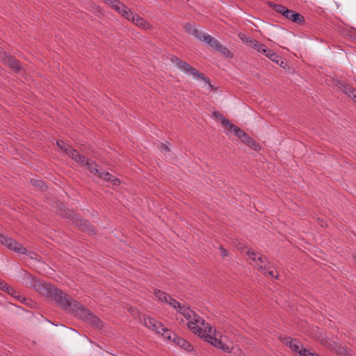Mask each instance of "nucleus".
<instances>
[{
    "mask_svg": "<svg viewBox=\"0 0 356 356\" xmlns=\"http://www.w3.org/2000/svg\"><path fill=\"white\" fill-rule=\"evenodd\" d=\"M227 129L230 131H232L238 139H241L242 136L246 134L243 130L232 123H231V126H229Z\"/></svg>",
    "mask_w": 356,
    "mask_h": 356,
    "instance_id": "nucleus-23",
    "label": "nucleus"
},
{
    "mask_svg": "<svg viewBox=\"0 0 356 356\" xmlns=\"http://www.w3.org/2000/svg\"><path fill=\"white\" fill-rule=\"evenodd\" d=\"M216 50L220 52L226 58H232L233 57V54L226 47L221 45V44L218 45Z\"/></svg>",
    "mask_w": 356,
    "mask_h": 356,
    "instance_id": "nucleus-30",
    "label": "nucleus"
},
{
    "mask_svg": "<svg viewBox=\"0 0 356 356\" xmlns=\"http://www.w3.org/2000/svg\"><path fill=\"white\" fill-rule=\"evenodd\" d=\"M160 147H161V149H163V150L167 149V150H169V149H168V146H167L165 144H164V143H161V145H160Z\"/></svg>",
    "mask_w": 356,
    "mask_h": 356,
    "instance_id": "nucleus-48",
    "label": "nucleus"
},
{
    "mask_svg": "<svg viewBox=\"0 0 356 356\" xmlns=\"http://www.w3.org/2000/svg\"><path fill=\"white\" fill-rule=\"evenodd\" d=\"M99 178L112 183L114 186L119 185L120 183V181L118 178L108 172H102L101 175H99Z\"/></svg>",
    "mask_w": 356,
    "mask_h": 356,
    "instance_id": "nucleus-16",
    "label": "nucleus"
},
{
    "mask_svg": "<svg viewBox=\"0 0 356 356\" xmlns=\"http://www.w3.org/2000/svg\"><path fill=\"white\" fill-rule=\"evenodd\" d=\"M61 216L72 220L73 222L76 223L80 230L88 232L89 234H95L93 226L90 225L89 221L79 218V216L73 211L69 209L63 210V213H61Z\"/></svg>",
    "mask_w": 356,
    "mask_h": 356,
    "instance_id": "nucleus-5",
    "label": "nucleus"
},
{
    "mask_svg": "<svg viewBox=\"0 0 356 356\" xmlns=\"http://www.w3.org/2000/svg\"><path fill=\"white\" fill-rule=\"evenodd\" d=\"M318 220L320 221V225L321 227H326L327 226V224L325 222H323V220H321L318 218Z\"/></svg>",
    "mask_w": 356,
    "mask_h": 356,
    "instance_id": "nucleus-49",
    "label": "nucleus"
},
{
    "mask_svg": "<svg viewBox=\"0 0 356 356\" xmlns=\"http://www.w3.org/2000/svg\"><path fill=\"white\" fill-rule=\"evenodd\" d=\"M30 182L40 191H44L47 189V186L42 180L31 179Z\"/></svg>",
    "mask_w": 356,
    "mask_h": 356,
    "instance_id": "nucleus-28",
    "label": "nucleus"
},
{
    "mask_svg": "<svg viewBox=\"0 0 356 356\" xmlns=\"http://www.w3.org/2000/svg\"><path fill=\"white\" fill-rule=\"evenodd\" d=\"M268 5L277 13L281 14L286 19L298 24L302 25L305 23V17L301 14L288 9L286 7L277 4L273 2H268Z\"/></svg>",
    "mask_w": 356,
    "mask_h": 356,
    "instance_id": "nucleus-4",
    "label": "nucleus"
},
{
    "mask_svg": "<svg viewBox=\"0 0 356 356\" xmlns=\"http://www.w3.org/2000/svg\"><path fill=\"white\" fill-rule=\"evenodd\" d=\"M184 28L187 33L194 35L197 39H200L203 33L189 23L185 24Z\"/></svg>",
    "mask_w": 356,
    "mask_h": 356,
    "instance_id": "nucleus-17",
    "label": "nucleus"
},
{
    "mask_svg": "<svg viewBox=\"0 0 356 356\" xmlns=\"http://www.w3.org/2000/svg\"><path fill=\"white\" fill-rule=\"evenodd\" d=\"M170 60L174 65H175L176 67H177L179 70H182L186 74H191L194 77H197L198 79L203 80L206 83L209 85L211 89L216 90V88L214 89L213 85L211 83V81L207 76H206L203 73L198 72L197 69L191 66L185 60H181V58L175 56H172L170 58Z\"/></svg>",
    "mask_w": 356,
    "mask_h": 356,
    "instance_id": "nucleus-2",
    "label": "nucleus"
},
{
    "mask_svg": "<svg viewBox=\"0 0 356 356\" xmlns=\"http://www.w3.org/2000/svg\"><path fill=\"white\" fill-rule=\"evenodd\" d=\"M46 293L42 296L51 298L56 303L64 309H71L75 313V310L81 305L70 296L65 293L61 289L48 284L45 288Z\"/></svg>",
    "mask_w": 356,
    "mask_h": 356,
    "instance_id": "nucleus-1",
    "label": "nucleus"
},
{
    "mask_svg": "<svg viewBox=\"0 0 356 356\" xmlns=\"http://www.w3.org/2000/svg\"><path fill=\"white\" fill-rule=\"evenodd\" d=\"M247 145L249 146L253 150L257 151V152L259 151L261 149V147L259 145V143H258L256 140H254L252 138H251L249 140V142L247 144Z\"/></svg>",
    "mask_w": 356,
    "mask_h": 356,
    "instance_id": "nucleus-35",
    "label": "nucleus"
},
{
    "mask_svg": "<svg viewBox=\"0 0 356 356\" xmlns=\"http://www.w3.org/2000/svg\"><path fill=\"white\" fill-rule=\"evenodd\" d=\"M307 355H309V356H320V355H318V354H316V353H307Z\"/></svg>",
    "mask_w": 356,
    "mask_h": 356,
    "instance_id": "nucleus-50",
    "label": "nucleus"
},
{
    "mask_svg": "<svg viewBox=\"0 0 356 356\" xmlns=\"http://www.w3.org/2000/svg\"><path fill=\"white\" fill-rule=\"evenodd\" d=\"M8 285L4 281L0 280V289L3 290V291H6V289H8Z\"/></svg>",
    "mask_w": 356,
    "mask_h": 356,
    "instance_id": "nucleus-46",
    "label": "nucleus"
},
{
    "mask_svg": "<svg viewBox=\"0 0 356 356\" xmlns=\"http://www.w3.org/2000/svg\"><path fill=\"white\" fill-rule=\"evenodd\" d=\"M200 40L207 43L211 48L213 49H216L218 45L220 44L216 39L210 35H207L205 33H202L201 38L199 39Z\"/></svg>",
    "mask_w": 356,
    "mask_h": 356,
    "instance_id": "nucleus-13",
    "label": "nucleus"
},
{
    "mask_svg": "<svg viewBox=\"0 0 356 356\" xmlns=\"http://www.w3.org/2000/svg\"><path fill=\"white\" fill-rule=\"evenodd\" d=\"M116 3H113V1H109L107 4H108L113 9H114L116 12L119 13L122 9L124 4L120 2L119 0H115Z\"/></svg>",
    "mask_w": 356,
    "mask_h": 356,
    "instance_id": "nucleus-34",
    "label": "nucleus"
},
{
    "mask_svg": "<svg viewBox=\"0 0 356 356\" xmlns=\"http://www.w3.org/2000/svg\"><path fill=\"white\" fill-rule=\"evenodd\" d=\"M219 249H220V254L222 257H225L228 256V251L223 246L221 245Z\"/></svg>",
    "mask_w": 356,
    "mask_h": 356,
    "instance_id": "nucleus-45",
    "label": "nucleus"
},
{
    "mask_svg": "<svg viewBox=\"0 0 356 356\" xmlns=\"http://www.w3.org/2000/svg\"><path fill=\"white\" fill-rule=\"evenodd\" d=\"M349 97L351 98V99L355 102L356 103V90H355V92L354 93H351V96H348Z\"/></svg>",
    "mask_w": 356,
    "mask_h": 356,
    "instance_id": "nucleus-47",
    "label": "nucleus"
},
{
    "mask_svg": "<svg viewBox=\"0 0 356 356\" xmlns=\"http://www.w3.org/2000/svg\"><path fill=\"white\" fill-rule=\"evenodd\" d=\"M26 300V298H22V300H20L21 302H23V301H25Z\"/></svg>",
    "mask_w": 356,
    "mask_h": 356,
    "instance_id": "nucleus-51",
    "label": "nucleus"
},
{
    "mask_svg": "<svg viewBox=\"0 0 356 356\" xmlns=\"http://www.w3.org/2000/svg\"><path fill=\"white\" fill-rule=\"evenodd\" d=\"M276 64L279 65L281 67L285 69L287 67V61L281 57L280 61H277Z\"/></svg>",
    "mask_w": 356,
    "mask_h": 356,
    "instance_id": "nucleus-42",
    "label": "nucleus"
},
{
    "mask_svg": "<svg viewBox=\"0 0 356 356\" xmlns=\"http://www.w3.org/2000/svg\"><path fill=\"white\" fill-rule=\"evenodd\" d=\"M75 314L76 316L83 320L92 327L99 330L104 327V322L101 321L98 316L92 313L88 308L85 307L82 304H81L75 310Z\"/></svg>",
    "mask_w": 356,
    "mask_h": 356,
    "instance_id": "nucleus-3",
    "label": "nucleus"
},
{
    "mask_svg": "<svg viewBox=\"0 0 356 356\" xmlns=\"http://www.w3.org/2000/svg\"><path fill=\"white\" fill-rule=\"evenodd\" d=\"M163 337L169 341H172L173 342L175 340H176V338L177 337V335L172 332L170 330H168V328L165 327L163 325V327L161 328V333Z\"/></svg>",
    "mask_w": 356,
    "mask_h": 356,
    "instance_id": "nucleus-18",
    "label": "nucleus"
},
{
    "mask_svg": "<svg viewBox=\"0 0 356 356\" xmlns=\"http://www.w3.org/2000/svg\"><path fill=\"white\" fill-rule=\"evenodd\" d=\"M5 291L7 292L8 294L11 295L12 296H13L14 298H17L18 300H20V296L19 295L18 291L15 290L10 286H8V289H6Z\"/></svg>",
    "mask_w": 356,
    "mask_h": 356,
    "instance_id": "nucleus-37",
    "label": "nucleus"
},
{
    "mask_svg": "<svg viewBox=\"0 0 356 356\" xmlns=\"http://www.w3.org/2000/svg\"><path fill=\"white\" fill-rule=\"evenodd\" d=\"M335 86L348 96H351V93H354L355 90L350 85L343 81H337Z\"/></svg>",
    "mask_w": 356,
    "mask_h": 356,
    "instance_id": "nucleus-12",
    "label": "nucleus"
},
{
    "mask_svg": "<svg viewBox=\"0 0 356 356\" xmlns=\"http://www.w3.org/2000/svg\"><path fill=\"white\" fill-rule=\"evenodd\" d=\"M0 243L4 245L10 250H12L16 252H19L23 254L27 253V250L24 248L20 243H19L15 239L8 237L0 232Z\"/></svg>",
    "mask_w": 356,
    "mask_h": 356,
    "instance_id": "nucleus-8",
    "label": "nucleus"
},
{
    "mask_svg": "<svg viewBox=\"0 0 356 356\" xmlns=\"http://www.w3.org/2000/svg\"><path fill=\"white\" fill-rule=\"evenodd\" d=\"M250 139H251V138L248 136V134H244V135L242 136V138H241V139H240V140H241L242 143H245V144H246V145H247V144L248 143V142H249V140H250Z\"/></svg>",
    "mask_w": 356,
    "mask_h": 356,
    "instance_id": "nucleus-43",
    "label": "nucleus"
},
{
    "mask_svg": "<svg viewBox=\"0 0 356 356\" xmlns=\"http://www.w3.org/2000/svg\"><path fill=\"white\" fill-rule=\"evenodd\" d=\"M255 264L261 269V266H264L265 264L268 265V261L266 257L260 255L257 257Z\"/></svg>",
    "mask_w": 356,
    "mask_h": 356,
    "instance_id": "nucleus-36",
    "label": "nucleus"
},
{
    "mask_svg": "<svg viewBox=\"0 0 356 356\" xmlns=\"http://www.w3.org/2000/svg\"><path fill=\"white\" fill-rule=\"evenodd\" d=\"M188 328L195 334L203 338L207 334V329L209 328V324L204 325V321L195 312L193 314L192 318L188 323Z\"/></svg>",
    "mask_w": 356,
    "mask_h": 356,
    "instance_id": "nucleus-6",
    "label": "nucleus"
},
{
    "mask_svg": "<svg viewBox=\"0 0 356 356\" xmlns=\"http://www.w3.org/2000/svg\"><path fill=\"white\" fill-rule=\"evenodd\" d=\"M23 284L29 288H33L35 291H38L41 295L42 293H46L45 288L48 283L44 282L42 280H38L35 276L24 271L22 277Z\"/></svg>",
    "mask_w": 356,
    "mask_h": 356,
    "instance_id": "nucleus-7",
    "label": "nucleus"
},
{
    "mask_svg": "<svg viewBox=\"0 0 356 356\" xmlns=\"http://www.w3.org/2000/svg\"><path fill=\"white\" fill-rule=\"evenodd\" d=\"M247 254L250 257V259H252L254 262H256L257 259V253L254 252L248 251Z\"/></svg>",
    "mask_w": 356,
    "mask_h": 356,
    "instance_id": "nucleus-41",
    "label": "nucleus"
},
{
    "mask_svg": "<svg viewBox=\"0 0 356 356\" xmlns=\"http://www.w3.org/2000/svg\"><path fill=\"white\" fill-rule=\"evenodd\" d=\"M168 300L167 304L170 305L171 307L175 308L178 312H181L182 306L181 305V304L175 298H173L171 296H170V297H168Z\"/></svg>",
    "mask_w": 356,
    "mask_h": 356,
    "instance_id": "nucleus-29",
    "label": "nucleus"
},
{
    "mask_svg": "<svg viewBox=\"0 0 356 356\" xmlns=\"http://www.w3.org/2000/svg\"><path fill=\"white\" fill-rule=\"evenodd\" d=\"M212 115L216 120H220L221 124L226 129H227L229 126H231L229 120L226 119L220 112L213 111Z\"/></svg>",
    "mask_w": 356,
    "mask_h": 356,
    "instance_id": "nucleus-19",
    "label": "nucleus"
},
{
    "mask_svg": "<svg viewBox=\"0 0 356 356\" xmlns=\"http://www.w3.org/2000/svg\"><path fill=\"white\" fill-rule=\"evenodd\" d=\"M261 270L265 275H268L272 278L277 279L278 277L277 272L275 271L273 269H270V267L267 264H265L264 266H261Z\"/></svg>",
    "mask_w": 356,
    "mask_h": 356,
    "instance_id": "nucleus-22",
    "label": "nucleus"
},
{
    "mask_svg": "<svg viewBox=\"0 0 356 356\" xmlns=\"http://www.w3.org/2000/svg\"><path fill=\"white\" fill-rule=\"evenodd\" d=\"M65 152L74 161H76L81 154L79 152L72 147L70 145L67 146V149H65Z\"/></svg>",
    "mask_w": 356,
    "mask_h": 356,
    "instance_id": "nucleus-21",
    "label": "nucleus"
},
{
    "mask_svg": "<svg viewBox=\"0 0 356 356\" xmlns=\"http://www.w3.org/2000/svg\"><path fill=\"white\" fill-rule=\"evenodd\" d=\"M57 146L62 150L65 152V149H67V146L68 144H65V143L63 140H57Z\"/></svg>",
    "mask_w": 356,
    "mask_h": 356,
    "instance_id": "nucleus-40",
    "label": "nucleus"
},
{
    "mask_svg": "<svg viewBox=\"0 0 356 356\" xmlns=\"http://www.w3.org/2000/svg\"><path fill=\"white\" fill-rule=\"evenodd\" d=\"M154 295L159 299L161 302H164L167 303L168 302V297H170V295L168 294L165 292H163L159 289H154Z\"/></svg>",
    "mask_w": 356,
    "mask_h": 356,
    "instance_id": "nucleus-25",
    "label": "nucleus"
},
{
    "mask_svg": "<svg viewBox=\"0 0 356 356\" xmlns=\"http://www.w3.org/2000/svg\"><path fill=\"white\" fill-rule=\"evenodd\" d=\"M293 339H291V337H284L282 338V341L287 346H290V344L291 343V342L293 341Z\"/></svg>",
    "mask_w": 356,
    "mask_h": 356,
    "instance_id": "nucleus-44",
    "label": "nucleus"
},
{
    "mask_svg": "<svg viewBox=\"0 0 356 356\" xmlns=\"http://www.w3.org/2000/svg\"><path fill=\"white\" fill-rule=\"evenodd\" d=\"M86 167L88 168L90 173L96 175L99 177V175H101L102 172L97 169V164L95 161L89 160L88 164H86Z\"/></svg>",
    "mask_w": 356,
    "mask_h": 356,
    "instance_id": "nucleus-27",
    "label": "nucleus"
},
{
    "mask_svg": "<svg viewBox=\"0 0 356 356\" xmlns=\"http://www.w3.org/2000/svg\"><path fill=\"white\" fill-rule=\"evenodd\" d=\"M144 324L146 327L159 334L161 333V328L163 327V325L160 322L151 317L145 318Z\"/></svg>",
    "mask_w": 356,
    "mask_h": 356,
    "instance_id": "nucleus-11",
    "label": "nucleus"
},
{
    "mask_svg": "<svg viewBox=\"0 0 356 356\" xmlns=\"http://www.w3.org/2000/svg\"><path fill=\"white\" fill-rule=\"evenodd\" d=\"M89 160L90 159H87L85 156L81 154L76 162L83 166H86V164H88Z\"/></svg>",
    "mask_w": 356,
    "mask_h": 356,
    "instance_id": "nucleus-38",
    "label": "nucleus"
},
{
    "mask_svg": "<svg viewBox=\"0 0 356 356\" xmlns=\"http://www.w3.org/2000/svg\"><path fill=\"white\" fill-rule=\"evenodd\" d=\"M253 48L255 49L257 51L264 54V55L267 52H270V49L267 48L266 45L260 43L258 41H257V43H255V44L253 46Z\"/></svg>",
    "mask_w": 356,
    "mask_h": 356,
    "instance_id": "nucleus-31",
    "label": "nucleus"
},
{
    "mask_svg": "<svg viewBox=\"0 0 356 356\" xmlns=\"http://www.w3.org/2000/svg\"><path fill=\"white\" fill-rule=\"evenodd\" d=\"M289 347L295 352L298 353L300 356H309L307 355V353H312L309 350L302 348V346H300L296 340H293Z\"/></svg>",
    "mask_w": 356,
    "mask_h": 356,
    "instance_id": "nucleus-14",
    "label": "nucleus"
},
{
    "mask_svg": "<svg viewBox=\"0 0 356 356\" xmlns=\"http://www.w3.org/2000/svg\"><path fill=\"white\" fill-rule=\"evenodd\" d=\"M193 311L191 310L189 307H185L184 306H182V310L181 312H180L188 321L191 320L192 316L193 314Z\"/></svg>",
    "mask_w": 356,
    "mask_h": 356,
    "instance_id": "nucleus-33",
    "label": "nucleus"
},
{
    "mask_svg": "<svg viewBox=\"0 0 356 356\" xmlns=\"http://www.w3.org/2000/svg\"><path fill=\"white\" fill-rule=\"evenodd\" d=\"M339 355L346 356L348 355V349L345 347H339L338 350H336Z\"/></svg>",
    "mask_w": 356,
    "mask_h": 356,
    "instance_id": "nucleus-39",
    "label": "nucleus"
},
{
    "mask_svg": "<svg viewBox=\"0 0 356 356\" xmlns=\"http://www.w3.org/2000/svg\"><path fill=\"white\" fill-rule=\"evenodd\" d=\"M118 13L127 19H128L129 21H131L133 15L135 14L125 5L122 6V9L120 10Z\"/></svg>",
    "mask_w": 356,
    "mask_h": 356,
    "instance_id": "nucleus-24",
    "label": "nucleus"
},
{
    "mask_svg": "<svg viewBox=\"0 0 356 356\" xmlns=\"http://www.w3.org/2000/svg\"><path fill=\"white\" fill-rule=\"evenodd\" d=\"M131 22H132L137 26L143 27V28H145L146 26V25L148 24L147 21L145 19H143V17H141L140 16H139L138 15H137L136 13L133 15V18L131 19Z\"/></svg>",
    "mask_w": 356,
    "mask_h": 356,
    "instance_id": "nucleus-26",
    "label": "nucleus"
},
{
    "mask_svg": "<svg viewBox=\"0 0 356 356\" xmlns=\"http://www.w3.org/2000/svg\"><path fill=\"white\" fill-rule=\"evenodd\" d=\"M174 343L188 352H191L193 350L192 345L185 339L180 337L177 336Z\"/></svg>",
    "mask_w": 356,
    "mask_h": 356,
    "instance_id": "nucleus-15",
    "label": "nucleus"
},
{
    "mask_svg": "<svg viewBox=\"0 0 356 356\" xmlns=\"http://www.w3.org/2000/svg\"><path fill=\"white\" fill-rule=\"evenodd\" d=\"M265 56L275 63H277V61H280L281 59V56H280L271 49H270V52H267Z\"/></svg>",
    "mask_w": 356,
    "mask_h": 356,
    "instance_id": "nucleus-32",
    "label": "nucleus"
},
{
    "mask_svg": "<svg viewBox=\"0 0 356 356\" xmlns=\"http://www.w3.org/2000/svg\"><path fill=\"white\" fill-rule=\"evenodd\" d=\"M212 328L211 327H209V333L207 334L203 338L210 343L211 345L214 346L215 347L219 348L222 349L223 351L226 353H230L231 349L227 344L222 343L220 339H217V337L215 336H213L211 334Z\"/></svg>",
    "mask_w": 356,
    "mask_h": 356,
    "instance_id": "nucleus-10",
    "label": "nucleus"
},
{
    "mask_svg": "<svg viewBox=\"0 0 356 356\" xmlns=\"http://www.w3.org/2000/svg\"><path fill=\"white\" fill-rule=\"evenodd\" d=\"M238 37L243 41V42L245 43L247 45L250 47H252L257 43L256 40L252 38L251 37H249L246 35L245 34L243 33H239L238 34Z\"/></svg>",
    "mask_w": 356,
    "mask_h": 356,
    "instance_id": "nucleus-20",
    "label": "nucleus"
},
{
    "mask_svg": "<svg viewBox=\"0 0 356 356\" xmlns=\"http://www.w3.org/2000/svg\"><path fill=\"white\" fill-rule=\"evenodd\" d=\"M1 60L15 73H19L22 70L21 63L15 56L5 51H0Z\"/></svg>",
    "mask_w": 356,
    "mask_h": 356,
    "instance_id": "nucleus-9",
    "label": "nucleus"
}]
</instances>
